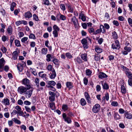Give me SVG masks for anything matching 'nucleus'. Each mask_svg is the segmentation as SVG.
I'll list each match as a JSON object with an SVG mask.
<instances>
[{"mask_svg": "<svg viewBox=\"0 0 132 132\" xmlns=\"http://www.w3.org/2000/svg\"><path fill=\"white\" fill-rule=\"evenodd\" d=\"M71 20L73 22L74 26L75 28H78L79 26L78 23V21L76 17L74 16L72 18Z\"/></svg>", "mask_w": 132, "mask_h": 132, "instance_id": "10", "label": "nucleus"}, {"mask_svg": "<svg viewBox=\"0 0 132 132\" xmlns=\"http://www.w3.org/2000/svg\"><path fill=\"white\" fill-rule=\"evenodd\" d=\"M52 67L51 64H49L47 67V69L50 71H52L53 69Z\"/></svg>", "mask_w": 132, "mask_h": 132, "instance_id": "51", "label": "nucleus"}, {"mask_svg": "<svg viewBox=\"0 0 132 132\" xmlns=\"http://www.w3.org/2000/svg\"><path fill=\"white\" fill-rule=\"evenodd\" d=\"M2 103L5 105H10V101L8 98H4L2 101Z\"/></svg>", "mask_w": 132, "mask_h": 132, "instance_id": "18", "label": "nucleus"}, {"mask_svg": "<svg viewBox=\"0 0 132 132\" xmlns=\"http://www.w3.org/2000/svg\"><path fill=\"white\" fill-rule=\"evenodd\" d=\"M33 19L36 21H38L39 20V19L38 16H37L36 14H34L33 15Z\"/></svg>", "mask_w": 132, "mask_h": 132, "instance_id": "53", "label": "nucleus"}, {"mask_svg": "<svg viewBox=\"0 0 132 132\" xmlns=\"http://www.w3.org/2000/svg\"><path fill=\"white\" fill-rule=\"evenodd\" d=\"M43 71L42 72H40L39 73V76L42 78H45V79H47L46 78V74L45 73L42 74V73H43Z\"/></svg>", "mask_w": 132, "mask_h": 132, "instance_id": "41", "label": "nucleus"}, {"mask_svg": "<svg viewBox=\"0 0 132 132\" xmlns=\"http://www.w3.org/2000/svg\"><path fill=\"white\" fill-rule=\"evenodd\" d=\"M84 83L85 85H87L88 81V79L86 77H85L84 78Z\"/></svg>", "mask_w": 132, "mask_h": 132, "instance_id": "64", "label": "nucleus"}, {"mask_svg": "<svg viewBox=\"0 0 132 132\" xmlns=\"http://www.w3.org/2000/svg\"><path fill=\"white\" fill-rule=\"evenodd\" d=\"M61 13H59L56 14V20L57 21H60V16Z\"/></svg>", "mask_w": 132, "mask_h": 132, "instance_id": "52", "label": "nucleus"}, {"mask_svg": "<svg viewBox=\"0 0 132 132\" xmlns=\"http://www.w3.org/2000/svg\"><path fill=\"white\" fill-rule=\"evenodd\" d=\"M81 42L85 49H87L88 48V46L87 45V41L86 39L85 38L81 40Z\"/></svg>", "mask_w": 132, "mask_h": 132, "instance_id": "12", "label": "nucleus"}, {"mask_svg": "<svg viewBox=\"0 0 132 132\" xmlns=\"http://www.w3.org/2000/svg\"><path fill=\"white\" fill-rule=\"evenodd\" d=\"M95 50V51L98 53H100L103 51L102 49L100 48L98 46H96Z\"/></svg>", "mask_w": 132, "mask_h": 132, "instance_id": "25", "label": "nucleus"}, {"mask_svg": "<svg viewBox=\"0 0 132 132\" xmlns=\"http://www.w3.org/2000/svg\"><path fill=\"white\" fill-rule=\"evenodd\" d=\"M62 117L65 121L68 123H71L72 121L70 117L67 116L65 113H63L62 114Z\"/></svg>", "mask_w": 132, "mask_h": 132, "instance_id": "5", "label": "nucleus"}, {"mask_svg": "<svg viewBox=\"0 0 132 132\" xmlns=\"http://www.w3.org/2000/svg\"><path fill=\"white\" fill-rule=\"evenodd\" d=\"M112 36L114 39H117L118 38V35L116 32L114 31L112 33Z\"/></svg>", "mask_w": 132, "mask_h": 132, "instance_id": "44", "label": "nucleus"}, {"mask_svg": "<svg viewBox=\"0 0 132 132\" xmlns=\"http://www.w3.org/2000/svg\"><path fill=\"white\" fill-rule=\"evenodd\" d=\"M65 5L68 7L69 12L72 13H73L74 11V7H72V5L70 3H68L65 4Z\"/></svg>", "mask_w": 132, "mask_h": 132, "instance_id": "9", "label": "nucleus"}, {"mask_svg": "<svg viewBox=\"0 0 132 132\" xmlns=\"http://www.w3.org/2000/svg\"><path fill=\"white\" fill-rule=\"evenodd\" d=\"M100 108V105L98 104H95L93 107V112L94 113H97L99 111Z\"/></svg>", "mask_w": 132, "mask_h": 132, "instance_id": "6", "label": "nucleus"}, {"mask_svg": "<svg viewBox=\"0 0 132 132\" xmlns=\"http://www.w3.org/2000/svg\"><path fill=\"white\" fill-rule=\"evenodd\" d=\"M83 12L82 11L81 13L79 14V18L81 17V19L83 21H85L86 20V18L85 16L84 15L83 13H82Z\"/></svg>", "mask_w": 132, "mask_h": 132, "instance_id": "22", "label": "nucleus"}, {"mask_svg": "<svg viewBox=\"0 0 132 132\" xmlns=\"http://www.w3.org/2000/svg\"><path fill=\"white\" fill-rule=\"evenodd\" d=\"M28 39V38L26 37H24L21 39V41L23 43H24L26 41H27Z\"/></svg>", "mask_w": 132, "mask_h": 132, "instance_id": "62", "label": "nucleus"}, {"mask_svg": "<svg viewBox=\"0 0 132 132\" xmlns=\"http://www.w3.org/2000/svg\"><path fill=\"white\" fill-rule=\"evenodd\" d=\"M12 58L14 60L16 59L18 55V52L17 51L14 52L13 53Z\"/></svg>", "mask_w": 132, "mask_h": 132, "instance_id": "36", "label": "nucleus"}, {"mask_svg": "<svg viewBox=\"0 0 132 132\" xmlns=\"http://www.w3.org/2000/svg\"><path fill=\"white\" fill-rule=\"evenodd\" d=\"M114 118L116 120H119L121 119V117L118 114L117 112H114Z\"/></svg>", "mask_w": 132, "mask_h": 132, "instance_id": "21", "label": "nucleus"}, {"mask_svg": "<svg viewBox=\"0 0 132 132\" xmlns=\"http://www.w3.org/2000/svg\"><path fill=\"white\" fill-rule=\"evenodd\" d=\"M88 31L89 33L91 34L93 33V34L94 35V33L95 32L94 29L93 28H90L88 29Z\"/></svg>", "mask_w": 132, "mask_h": 132, "instance_id": "49", "label": "nucleus"}, {"mask_svg": "<svg viewBox=\"0 0 132 132\" xmlns=\"http://www.w3.org/2000/svg\"><path fill=\"white\" fill-rule=\"evenodd\" d=\"M121 69H123V70L125 71V72H126L127 71H129V70L128 68L122 65H121Z\"/></svg>", "mask_w": 132, "mask_h": 132, "instance_id": "46", "label": "nucleus"}, {"mask_svg": "<svg viewBox=\"0 0 132 132\" xmlns=\"http://www.w3.org/2000/svg\"><path fill=\"white\" fill-rule=\"evenodd\" d=\"M16 4L15 2H13L11 5L10 10L11 11H13L14 10V8L16 6Z\"/></svg>", "mask_w": 132, "mask_h": 132, "instance_id": "40", "label": "nucleus"}, {"mask_svg": "<svg viewBox=\"0 0 132 132\" xmlns=\"http://www.w3.org/2000/svg\"><path fill=\"white\" fill-rule=\"evenodd\" d=\"M87 102L89 103H91L90 97L89 96V94L87 92H85L84 93Z\"/></svg>", "mask_w": 132, "mask_h": 132, "instance_id": "16", "label": "nucleus"}, {"mask_svg": "<svg viewBox=\"0 0 132 132\" xmlns=\"http://www.w3.org/2000/svg\"><path fill=\"white\" fill-rule=\"evenodd\" d=\"M120 47L119 42L117 40H116L115 43H113L112 45V48L113 50H119Z\"/></svg>", "mask_w": 132, "mask_h": 132, "instance_id": "2", "label": "nucleus"}, {"mask_svg": "<svg viewBox=\"0 0 132 132\" xmlns=\"http://www.w3.org/2000/svg\"><path fill=\"white\" fill-rule=\"evenodd\" d=\"M108 77V76L103 72H100L98 73V77L99 78L103 79Z\"/></svg>", "mask_w": 132, "mask_h": 132, "instance_id": "13", "label": "nucleus"}, {"mask_svg": "<svg viewBox=\"0 0 132 132\" xmlns=\"http://www.w3.org/2000/svg\"><path fill=\"white\" fill-rule=\"evenodd\" d=\"M32 14L30 12L28 11L25 12L24 14V17L26 18L29 19L32 17Z\"/></svg>", "mask_w": 132, "mask_h": 132, "instance_id": "19", "label": "nucleus"}, {"mask_svg": "<svg viewBox=\"0 0 132 132\" xmlns=\"http://www.w3.org/2000/svg\"><path fill=\"white\" fill-rule=\"evenodd\" d=\"M128 21L129 25L131 27H132V19L130 18L128 19Z\"/></svg>", "mask_w": 132, "mask_h": 132, "instance_id": "59", "label": "nucleus"}, {"mask_svg": "<svg viewBox=\"0 0 132 132\" xmlns=\"http://www.w3.org/2000/svg\"><path fill=\"white\" fill-rule=\"evenodd\" d=\"M15 46L17 47H20L21 45L20 44V41L18 39H15Z\"/></svg>", "mask_w": 132, "mask_h": 132, "instance_id": "39", "label": "nucleus"}, {"mask_svg": "<svg viewBox=\"0 0 132 132\" xmlns=\"http://www.w3.org/2000/svg\"><path fill=\"white\" fill-rule=\"evenodd\" d=\"M109 95L108 93L106 92L104 96L102 98L103 99L102 101H103L104 100L105 101V100L106 99L107 101H108L109 100Z\"/></svg>", "mask_w": 132, "mask_h": 132, "instance_id": "24", "label": "nucleus"}, {"mask_svg": "<svg viewBox=\"0 0 132 132\" xmlns=\"http://www.w3.org/2000/svg\"><path fill=\"white\" fill-rule=\"evenodd\" d=\"M80 102L82 106L85 105L86 104V102L85 100L83 98H81V99Z\"/></svg>", "mask_w": 132, "mask_h": 132, "instance_id": "37", "label": "nucleus"}, {"mask_svg": "<svg viewBox=\"0 0 132 132\" xmlns=\"http://www.w3.org/2000/svg\"><path fill=\"white\" fill-rule=\"evenodd\" d=\"M18 70L20 72H22L23 69V67H24L22 64L21 63H18L16 65Z\"/></svg>", "mask_w": 132, "mask_h": 132, "instance_id": "20", "label": "nucleus"}, {"mask_svg": "<svg viewBox=\"0 0 132 132\" xmlns=\"http://www.w3.org/2000/svg\"><path fill=\"white\" fill-rule=\"evenodd\" d=\"M50 108L52 110H54L56 109L55 104L54 102H52L49 103Z\"/></svg>", "mask_w": 132, "mask_h": 132, "instance_id": "29", "label": "nucleus"}, {"mask_svg": "<svg viewBox=\"0 0 132 132\" xmlns=\"http://www.w3.org/2000/svg\"><path fill=\"white\" fill-rule=\"evenodd\" d=\"M23 112L22 111H17V117L18 118H19L18 117L19 116H21L23 117H26L25 115H24V116H23Z\"/></svg>", "mask_w": 132, "mask_h": 132, "instance_id": "34", "label": "nucleus"}, {"mask_svg": "<svg viewBox=\"0 0 132 132\" xmlns=\"http://www.w3.org/2000/svg\"><path fill=\"white\" fill-rule=\"evenodd\" d=\"M27 90L25 93L26 97L27 98H29L31 96L33 90V89H29Z\"/></svg>", "mask_w": 132, "mask_h": 132, "instance_id": "8", "label": "nucleus"}, {"mask_svg": "<svg viewBox=\"0 0 132 132\" xmlns=\"http://www.w3.org/2000/svg\"><path fill=\"white\" fill-rule=\"evenodd\" d=\"M55 96H50L49 97V100L51 102H53L55 100Z\"/></svg>", "mask_w": 132, "mask_h": 132, "instance_id": "54", "label": "nucleus"}, {"mask_svg": "<svg viewBox=\"0 0 132 132\" xmlns=\"http://www.w3.org/2000/svg\"><path fill=\"white\" fill-rule=\"evenodd\" d=\"M29 37V38L33 39H35L36 38L35 35L32 33L30 34Z\"/></svg>", "mask_w": 132, "mask_h": 132, "instance_id": "55", "label": "nucleus"}, {"mask_svg": "<svg viewBox=\"0 0 132 132\" xmlns=\"http://www.w3.org/2000/svg\"><path fill=\"white\" fill-rule=\"evenodd\" d=\"M111 105L112 106H116L118 105V103L117 102L113 101L112 102Z\"/></svg>", "mask_w": 132, "mask_h": 132, "instance_id": "61", "label": "nucleus"}, {"mask_svg": "<svg viewBox=\"0 0 132 132\" xmlns=\"http://www.w3.org/2000/svg\"><path fill=\"white\" fill-rule=\"evenodd\" d=\"M62 109L64 111H65L68 109L69 107L67 105L63 104L62 106Z\"/></svg>", "mask_w": 132, "mask_h": 132, "instance_id": "35", "label": "nucleus"}, {"mask_svg": "<svg viewBox=\"0 0 132 132\" xmlns=\"http://www.w3.org/2000/svg\"><path fill=\"white\" fill-rule=\"evenodd\" d=\"M22 84L26 86V87H27L28 89H30L31 88V86L29 84V80L27 78L23 79Z\"/></svg>", "mask_w": 132, "mask_h": 132, "instance_id": "4", "label": "nucleus"}, {"mask_svg": "<svg viewBox=\"0 0 132 132\" xmlns=\"http://www.w3.org/2000/svg\"><path fill=\"white\" fill-rule=\"evenodd\" d=\"M124 116L126 118L129 119H131L132 118V116L131 114L128 113L127 112H126L125 113Z\"/></svg>", "mask_w": 132, "mask_h": 132, "instance_id": "26", "label": "nucleus"}, {"mask_svg": "<svg viewBox=\"0 0 132 132\" xmlns=\"http://www.w3.org/2000/svg\"><path fill=\"white\" fill-rule=\"evenodd\" d=\"M125 73L129 79L132 78V73L130 71H128Z\"/></svg>", "mask_w": 132, "mask_h": 132, "instance_id": "33", "label": "nucleus"}, {"mask_svg": "<svg viewBox=\"0 0 132 132\" xmlns=\"http://www.w3.org/2000/svg\"><path fill=\"white\" fill-rule=\"evenodd\" d=\"M17 111L15 110H14L11 113V117H12L14 115L17 114Z\"/></svg>", "mask_w": 132, "mask_h": 132, "instance_id": "58", "label": "nucleus"}, {"mask_svg": "<svg viewBox=\"0 0 132 132\" xmlns=\"http://www.w3.org/2000/svg\"><path fill=\"white\" fill-rule=\"evenodd\" d=\"M121 92L122 94H125L126 93V88L123 85L121 86Z\"/></svg>", "mask_w": 132, "mask_h": 132, "instance_id": "30", "label": "nucleus"}, {"mask_svg": "<svg viewBox=\"0 0 132 132\" xmlns=\"http://www.w3.org/2000/svg\"><path fill=\"white\" fill-rule=\"evenodd\" d=\"M47 85L46 86V87L50 86H55L56 84L55 82L53 80L47 81L46 82Z\"/></svg>", "mask_w": 132, "mask_h": 132, "instance_id": "15", "label": "nucleus"}, {"mask_svg": "<svg viewBox=\"0 0 132 132\" xmlns=\"http://www.w3.org/2000/svg\"><path fill=\"white\" fill-rule=\"evenodd\" d=\"M66 85L67 87L69 89L72 88L73 87L72 83L71 82H67Z\"/></svg>", "mask_w": 132, "mask_h": 132, "instance_id": "23", "label": "nucleus"}, {"mask_svg": "<svg viewBox=\"0 0 132 132\" xmlns=\"http://www.w3.org/2000/svg\"><path fill=\"white\" fill-rule=\"evenodd\" d=\"M1 50L3 53H5L7 51V49L5 47L3 46L1 48Z\"/></svg>", "mask_w": 132, "mask_h": 132, "instance_id": "60", "label": "nucleus"}, {"mask_svg": "<svg viewBox=\"0 0 132 132\" xmlns=\"http://www.w3.org/2000/svg\"><path fill=\"white\" fill-rule=\"evenodd\" d=\"M12 120H13V122H14L15 123L20 125L21 123V121L18 119L16 118H12Z\"/></svg>", "mask_w": 132, "mask_h": 132, "instance_id": "28", "label": "nucleus"}, {"mask_svg": "<svg viewBox=\"0 0 132 132\" xmlns=\"http://www.w3.org/2000/svg\"><path fill=\"white\" fill-rule=\"evenodd\" d=\"M43 2L44 4L48 6L49 5L50 3L48 0H44Z\"/></svg>", "mask_w": 132, "mask_h": 132, "instance_id": "63", "label": "nucleus"}, {"mask_svg": "<svg viewBox=\"0 0 132 132\" xmlns=\"http://www.w3.org/2000/svg\"><path fill=\"white\" fill-rule=\"evenodd\" d=\"M124 50L128 52H129L131 51V48L130 47H128L126 46L124 47Z\"/></svg>", "mask_w": 132, "mask_h": 132, "instance_id": "50", "label": "nucleus"}, {"mask_svg": "<svg viewBox=\"0 0 132 132\" xmlns=\"http://www.w3.org/2000/svg\"><path fill=\"white\" fill-rule=\"evenodd\" d=\"M53 30H55L57 31H59L60 30V28L56 24H54L53 26Z\"/></svg>", "mask_w": 132, "mask_h": 132, "instance_id": "47", "label": "nucleus"}, {"mask_svg": "<svg viewBox=\"0 0 132 132\" xmlns=\"http://www.w3.org/2000/svg\"><path fill=\"white\" fill-rule=\"evenodd\" d=\"M94 56L95 61H98L100 60V55L96 54Z\"/></svg>", "mask_w": 132, "mask_h": 132, "instance_id": "32", "label": "nucleus"}, {"mask_svg": "<svg viewBox=\"0 0 132 132\" xmlns=\"http://www.w3.org/2000/svg\"><path fill=\"white\" fill-rule=\"evenodd\" d=\"M58 31H57L55 30H53V34L54 37L56 38L58 37Z\"/></svg>", "mask_w": 132, "mask_h": 132, "instance_id": "42", "label": "nucleus"}, {"mask_svg": "<svg viewBox=\"0 0 132 132\" xmlns=\"http://www.w3.org/2000/svg\"><path fill=\"white\" fill-rule=\"evenodd\" d=\"M8 123L9 126L10 127L13 126L14 124V122L13 120L12 119L11 120H9Z\"/></svg>", "mask_w": 132, "mask_h": 132, "instance_id": "48", "label": "nucleus"}, {"mask_svg": "<svg viewBox=\"0 0 132 132\" xmlns=\"http://www.w3.org/2000/svg\"><path fill=\"white\" fill-rule=\"evenodd\" d=\"M81 59L85 61H87V55L86 53L82 54L81 56Z\"/></svg>", "mask_w": 132, "mask_h": 132, "instance_id": "31", "label": "nucleus"}, {"mask_svg": "<svg viewBox=\"0 0 132 132\" xmlns=\"http://www.w3.org/2000/svg\"><path fill=\"white\" fill-rule=\"evenodd\" d=\"M52 72V73H50L49 74L50 78L51 79H54L56 76V74L54 68L53 69V70Z\"/></svg>", "mask_w": 132, "mask_h": 132, "instance_id": "17", "label": "nucleus"}, {"mask_svg": "<svg viewBox=\"0 0 132 132\" xmlns=\"http://www.w3.org/2000/svg\"><path fill=\"white\" fill-rule=\"evenodd\" d=\"M48 51L47 48H42L41 50L42 53V54H47Z\"/></svg>", "mask_w": 132, "mask_h": 132, "instance_id": "38", "label": "nucleus"}, {"mask_svg": "<svg viewBox=\"0 0 132 132\" xmlns=\"http://www.w3.org/2000/svg\"><path fill=\"white\" fill-rule=\"evenodd\" d=\"M86 74L87 76H90L92 73V71L89 69H87L86 70Z\"/></svg>", "mask_w": 132, "mask_h": 132, "instance_id": "43", "label": "nucleus"}, {"mask_svg": "<svg viewBox=\"0 0 132 132\" xmlns=\"http://www.w3.org/2000/svg\"><path fill=\"white\" fill-rule=\"evenodd\" d=\"M60 20H65L66 19V17L64 15L60 14Z\"/></svg>", "mask_w": 132, "mask_h": 132, "instance_id": "57", "label": "nucleus"}, {"mask_svg": "<svg viewBox=\"0 0 132 132\" xmlns=\"http://www.w3.org/2000/svg\"><path fill=\"white\" fill-rule=\"evenodd\" d=\"M47 59L46 60L47 62H49L51 61V58L53 59V60L52 61L53 62V63L55 65H58L59 63V60L55 58V56L51 55L50 54H48L47 55H46Z\"/></svg>", "mask_w": 132, "mask_h": 132, "instance_id": "1", "label": "nucleus"}, {"mask_svg": "<svg viewBox=\"0 0 132 132\" xmlns=\"http://www.w3.org/2000/svg\"><path fill=\"white\" fill-rule=\"evenodd\" d=\"M39 80L38 78H36L34 81L35 83V84L36 85L37 87L39 89V90H42L43 88L42 87H39Z\"/></svg>", "mask_w": 132, "mask_h": 132, "instance_id": "14", "label": "nucleus"}, {"mask_svg": "<svg viewBox=\"0 0 132 132\" xmlns=\"http://www.w3.org/2000/svg\"><path fill=\"white\" fill-rule=\"evenodd\" d=\"M60 8L62 10L64 11L66 10L65 6L64 4H61L60 5Z\"/></svg>", "mask_w": 132, "mask_h": 132, "instance_id": "45", "label": "nucleus"}, {"mask_svg": "<svg viewBox=\"0 0 132 132\" xmlns=\"http://www.w3.org/2000/svg\"><path fill=\"white\" fill-rule=\"evenodd\" d=\"M104 81H100V82L101 83L103 86V89L106 90L108 89L109 88L108 84L106 82H105L104 83Z\"/></svg>", "mask_w": 132, "mask_h": 132, "instance_id": "11", "label": "nucleus"}, {"mask_svg": "<svg viewBox=\"0 0 132 132\" xmlns=\"http://www.w3.org/2000/svg\"><path fill=\"white\" fill-rule=\"evenodd\" d=\"M13 29L12 27L11 26H9L7 29V31L8 34L10 35H12V32Z\"/></svg>", "mask_w": 132, "mask_h": 132, "instance_id": "27", "label": "nucleus"}, {"mask_svg": "<svg viewBox=\"0 0 132 132\" xmlns=\"http://www.w3.org/2000/svg\"><path fill=\"white\" fill-rule=\"evenodd\" d=\"M101 27H102V28L103 29V32L104 33L105 32V29H104V26L103 25L101 24L100 25V28L99 29H97L95 31V32H94V35H96L97 34L101 33V32L102 31Z\"/></svg>", "mask_w": 132, "mask_h": 132, "instance_id": "7", "label": "nucleus"}, {"mask_svg": "<svg viewBox=\"0 0 132 132\" xmlns=\"http://www.w3.org/2000/svg\"><path fill=\"white\" fill-rule=\"evenodd\" d=\"M24 108L26 109V111L27 112L30 113H31V110L30 108L28 106H26L24 107Z\"/></svg>", "mask_w": 132, "mask_h": 132, "instance_id": "56", "label": "nucleus"}, {"mask_svg": "<svg viewBox=\"0 0 132 132\" xmlns=\"http://www.w3.org/2000/svg\"><path fill=\"white\" fill-rule=\"evenodd\" d=\"M29 89H27V87H24L23 86H21L18 88V92L20 94L25 93L27 90Z\"/></svg>", "mask_w": 132, "mask_h": 132, "instance_id": "3", "label": "nucleus"}]
</instances>
